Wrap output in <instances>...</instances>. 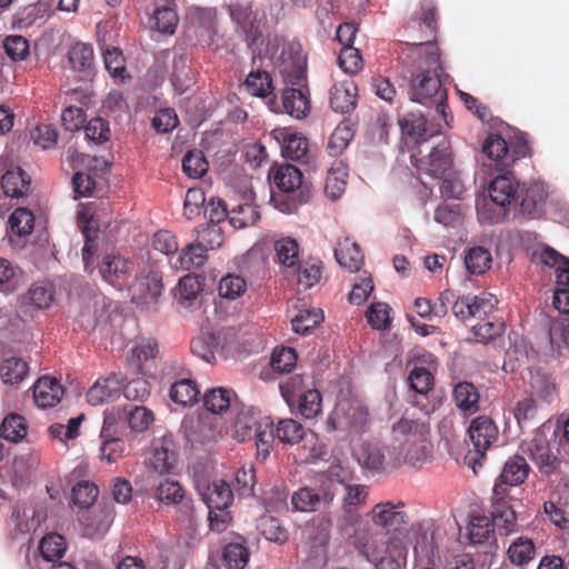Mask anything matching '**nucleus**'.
Returning <instances> with one entry per match:
<instances>
[{"mask_svg": "<svg viewBox=\"0 0 569 569\" xmlns=\"http://www.w3.org/2000/svg\"><path fill=\"white\" fill-rule=\"evenodd\" d=\"M321 502L320 496L309 487H302L291 496V505L295 510L301 512L315 511Z\"/></svg>", "mask_w": 569, "mask_h": 569, "instance_id": "56", "label": "nucleus"}, {"mask_svg": "<svg viewBox=\"0 0 569 569\" xmlns=\"http://www.w3.org/2000/svg\"><path fill=\"white\" fill-rule=\"evenodd\" d=\"M358 87L353 80L336 82L330 89L329 102L337 113H349L357 107Z\"/></svg>", "mask_w": 569, "mask_h": 569, "instance_id": "18", "label": "nucleus"}, {"mask_svg": "<svg viewBox=\"0 0 569 569\" xmlns=\"http://www.w3.org/2000/svg\"><path fill=\"white\" fill-rule=\"evenodd\" d=\"M247 291V281L236 273L223 276L218 286L219 296L223 299L234 300Z\"/></svg>", "mask_w": 569, "mask_h": 569, "instance_id": "50", "label": "nucleus"}, {"mask_svg": "<svg viewBox=\"0 0 569 569\" xmlns=\"http://www.w3.org/2000/svg\"><path fill=\"white\" fill-rule=\"evenodd\" d=\"M54 287L49 282H38L30 287L26 296V302L37 309H47L54 299Z\"/></svg>", "mask_w": 569, "mask_h": 569, "instance_id": "45", "label": "nucleus"}, {"mask_svg": "<svg viewBox=\"0 0 569 569\" xmlns=\"http://www.w3.org/2000/svg\"><path fill=\"white\" fill-rule=\"evenodd\" d=\"M530 470L527 460L522 456L515 455L505 462L502 471L495 482L490 509H492L495 522L505 532L517 530L515 503L521 501L522 493L518 487L527 480Z\"/></svg>", "mask_w": 569, "mask_h": 569, "instance_id": "2", "label": "nucleus"}, {"mask_svg": "<svg viewBox=\"0 0 569 569\" xmlns=\"http://www.w3.org/2000/svg\"><path fill=\"white\" fill-rule=\"evenodd\" d=\"M209 168V163L200 150L188 151L182 159V170L190 178H201Z\"/></svg>", "mask_w": 569, "mask_h": 569, "instance_id": "58", "label": "nucleus"}, {"mask_svg": "<svg viewBox=\"0 0 569 569\" xmlns=\"http://www.w3.org/2000/svg\"><path fill=\"white\" fill-rule=\"evenodd\" d=\"M521 184L517 179L507 172L496 177L489 187V197L497 207H502L509 210L511 207L517 208L520 198Z\"/></svg>", "mask_w": 569, "mask_h": 569, "instance_id": "12", "label": "nucleus"}, {"mask_svg": "<svg viewBox=\"0 0 569 569\" xmlns=\"http://www.w3.org/2000/svg\"><path fill=\"white\" fill-rule=\"evenodd\" d=\"M63 396V388L56 378L42 377L33 386L34 402L39 408L54 407Z\"/></svg>", "mask_w": 569, "mask_h": 569, "instance_id": "21", "label": "nucleus"}, {"mask_svg": "<svg viewBox=\"0 0 569 569\" xmlns=\"http://www.w3.org/2000/svg\"><path fill=\"white\" fill-rule=\"evenodd\" d=\"M154 497L164 505H177L183 502L184 491L178 481L166 478L156 486Z\"/></svg>", "mask_w": 569, "mask_h": 569, "instance_id": "47", "label": "nucleus"}, {"mask_svg": "<svg viewBox=\"0 0 569 569\" xmlns=\"http://www.w3.org/2000/svg\"><path fill=\"white\" fill-rule=\"evenodd\" d=\"M335 257L341 267L351 272L358 271L363 263V253L360 247L349 238L338 242Z\"/></svg>", "mask_w": 569, "mask_h": 569, "instance_id": "25", "label": "nucleus"}, {"mask_svg": "<svg viewBox=\"0 0 569 569\" xmlns=\"http://www.w3.org/2000/svg\"><path fill=\"white\" fill-rule=\"evenodd\" d=\"M353 138V131L349 121H341L329 137L327 151L332 157L340 156Z\"/></svg>", "mask_w": 569, "mask_h": 569, "instance_id": "44", "label": "nucleus"}, {"mask_svg": "<svg viewBox=\"0 0 569 569\" xmlns=\"http://www.w3.org/2000/svg\"><path fill=\"white\" fill-rule=\"evenodd\" d=\"M9 223L12 232L18 236L30 234L34 227V216L26 208H18L11 213Z\"/></svg>", "mask_w": 569, "mask_h": 569, "instance_id": "62", "label": "nucleus"}, {"mask_svg": "<svg viewBox=\"0 0 569 569\" xmlns=\"http://www.w3.org/2000/svg\"><path fill=\"white\" fill-rule=\"evenodd\" d=\"M132 271L133 262L119 254H107L99 263L102 278L119 289L127 282Z\"/></svg>", "mask_w": 569, "mask_h": 569, "instance_id": "16", "label": "nucleus"}, {"mask_svg": "<svg viewBox=\"0 0 569 569\" xmlns=\"http://www.w3.org/2000/svg\"><path fill=\"white\" fill-rule=\"evenodd\" d=\"M110 410H114L117 421L126 419L129 428L134 432L146 431L154 421L153 412L143 406H134L130 409L113 407Z\"/></svg>", "mask_w": 569, "mask_h": 569, "instance_id": "23", "label": "nucleus"}, {"mask_svg": "<svg viewBox=\"0 0 569 569\" xmlns=\"http://www.w3.org/2000/svg\"><path fill=\"white\" fill-rule=\"evenodd\" d=\"M456 406L465 413L472 415L479 409V392L471 382H459L453 388Z\"/></svg>", "mask_w": 569, "mask_h": 569, "instance_id": "31", "label": "nucleus"}, {"mask_svg": "<svg viewBox=\"0 0 569 569\" xmlns=\"http://www.w3.org/2000/svg\"><path fill=\"white\" fill-rule=\"evenodd\" d=\"M495 528L498 529L500 535L508 536L511 532H505L502 528H499L495 522L493 515L491 519L486 516H476L470 520L468 526V536L473 545L483 543L493 537Z\"/></svg>", "mask_w": 569, "mask_h": 569, "instance_id": "26", "label": "nucleus"}, {"mask_svg": "<svg viewBox=\"0 0 569 569\" xmlns=\"http://www.w3.org/2000/svg\"><path fill=\"white\" fill-rule=\"evenodd\" d=\"M31 180L21 169L8 170L1 178V188L7 197L21 198L30 190Z\"/></svg>", "mask_w": 569, "mask_h": 569, "instance_id": "27", "label": "nucleus"}, {"mask_svg": "<svg viewBox=\"0 0 569 569\" xmlns=\"http://www.w3.org/2000/svg\"><path fill=\"white\" fill-rule=\"evenodd\" d=\"M273 183L286 193L295 192L302 188V173L295 166H280L273 172Z\"/></svg>", "mask_w": 569, "mask_h": 569, "instance_id": "32", "label": "nucleus"}, {"mask_svg": "<svg viewBox=\"0 0 569 569\" xmlns=\"http://www.w3.org/2000/svg\"><path fill=\"white\" fill-rule=\"evenodd\" d=\"M298 272V282L306 289H309L317 284L322 276V263L321 261L309 260L303 263L298 262V266L292 269Z\"/></svg>", "mask_w": 569, "mask_h": 569, "instance_id": "55", "label": "nucleus"}, {"mask_svg": "<svg viewBox=\"0 0 569 569\" xmlns=\"http://www.w3.org/2000/svg\"><path fill=\"white\" fill-rule=\"evenodd\" d=\"M68 60L74 71L83 73L81 78H88L92 73L93 49L90 44L77 42L68 52Z\"/></svg>", "mask_w": 569, "mask_h": 569, "instance_id": "29", "label": "nucleus"}, {"mask_svg": "<svg viewBox=\"0 0 569 569\" xmlns=\"http://www.w3.org/2000/svg\"><path fill=\"white\" fill-rule=\"evenodd\" d=\"M482 151L495 162L497 170H508L512 166L507 141L499 134H490L482 144Z\"/></svg>", "mask_w": 569, "mask_h": 569, "instance_id": "22", "label": "nucleus"}, {"mask_svg": "<svg viewBox=\"0 0 569 569\" xmlns=\"http://www.w3.org/2000/svg\"><path fill=\"white\" fill-rule=\"evenodd\" d=\"M182 431L191 443H206L214 440L218 431L214 419L208 415H191L182 420Z\"/></svg>", "mask_w": 569, "mask_h": 569, "instance_id": "14", "label": "nucleus"}, {"mask_svg": "<svg viewBox=\"0 0 569 569\" xmlns=\"http://www.w3.org/2000/svg\"><path fill=\"white\" fill-rule=\"evenodd\" d=\"M521 449L530 457L541 472L548 475L553 470L557 458L552 453L545 433L536 432L530 441L522 443Z\"/></svg>", "mask_w": 569, "mask_h": 569, "instance_id": "15", "label": "nucleus"}, {"mask_svg": "<svg viewBox=\"0 0 569 569\" xmlns=\"http://www.w3.org/2000/svg\"><path fill=\"white\" fill-rule=\"evenodd\" d=\"M410 535L416 538L413 545L416 561L421 562L426 558L430 563L435 556V545L432 538H429L427 530L420 523L411 525L409 528L406 526L386 535L383 552L407 563L409 546L411 545Z\"/></svg>", "mask_w": 569, "mask_h": 569, "instance_id": "4", "label": "nucleus"}, {"mask_svg": "<svg viewBox=\"0 0 569 569\" xmlns=\"http://www.w3.org/2000/svg\"><path fill=\"white\" fill-rule=\"evenodd\" d=\"M280 136L283 157L293 161H301L307 157L308 140L306 137L293 132H281Z\"/></svg>", "mask_w": 569, "mask_h": 569, "instance_id": "36", "label": "nucleus"}, {"mask_svg": "<svg viewBox=\"0 0 569 569\" xmlns=\"http://www.w3.org/2000/svg\"><path fill=\"white\" fill-rule=\"evenodd\" d=\"M537 549L532 539L520 536L511 541L507 549L508 560L520 568L536 558Z\"/></svg>", "mask_w": 569, "mask_h": 569, "instance_id": "28", "label": "nucleus"}, {"mask_svg": "<svg viewBox=\"0 0 569 569\" xmlns=\"http://www.w3.org/2000/svg\"><path fill=\"white\" fill-rule=\"evenodd\" d=\"M232 22L237 26L248 47H252L262 37L261 21L251 2H236L227 7Z\"/></svg>", "mask_w": 569, "mask_h": 569, "instance_id": "9", "label": "nucleus"}, {"mask_svg": "<svg viewBox=\"0 0 569 569\" xmlns=\"http://www.w3.org/2000/svg\"><path fill=\"white\" fill-rule=\"evenodd\" d=\"M276 435V428L269 417L261 418L259 430L254 433V445L257 447V456L264 460L273 447Z\"/></svg>", "mask_w": 569, "mask_h": 569, "instance_id": "37", "label": "nucleus"}, {"mask_svg": "<svg viewBox=\"0 0 569 569\" xmlns=\"http://www.w3.org/2000/svg\"><path fill=\"white\" fill-rule=\"evenodd\" d=\"M117 423L114 410L104 411V420L101 429V438L103 439L101 446V458L108 462H114L121 458L124 451V442L122 439L113 437L111 431Z\"/></svg>", "mask_w": 569, "mask_h": 569, "instance_id": "20", "label": "nucleus"}, {"mask_svg": "<svg viewBox=\"0 0 569 569\" xmlns=\"http://www.w3.org/2000/svg\"><path fill=\"white\" fill-rule=\"evenodd\" d=\"M359 465L373 472H381L385 468L386 457L382 448L376 445L362 443L356 451Z\"/></svg>", "mask_w": 569, "mask_h": 569, "instance_id": "34", "label": "nucleus"}, {"mask_svg": "<svg viewBox=\"0 0 569 569\" xmlns=\"http://www.w3.org/2000/svg\"><path fill=\"white\" fill-rule=\"evenodd\" d=\"M277 438L284 445H297L305 436L302 425L291 418L281 419L276 427Z\"/></svg>", "mask_w": 569, "mask_h": 569, "instance_id": "49", "label": "nucleus"}, {"mask_svg": "<svg viewBox=\"0 0 569 569\" xmlns=\"http://www.w3.org/2000/svg\"><path fill=\"white\" fill-rule=\"evenodd\" d=\"M420 153L421 150H418L417 153L415 152L411 156L412 163L419 174L428 176L435 180L443 178L446 174H451L452 158L448 140L441 139L440 142L431 148L427 156L418 158Z\"/></svg>", "mask_w": 569, "mask_h": 569, "instance_id": "7", "label": "nucleus"}, {"mask_svg": "<svg viewBox=\"0 0 569 569\" xmlns=\"http://www.w3.org/2000/svg\"><path fill=\"white\" fill-rule=\"evenodd\" d=\"M121 390V381L116 375L96 381L87 393L88 402L92 406H99L111 401Z\"/></svg>", "mask_w": 569, "mask_h": 569, "instance_id": "24", "label": "nucleus"}, {"mask_svg": "<svg viewBox=\"0 0 569 569\" xmlns=\"http://www.w3.org/2000/svg\"><path fill=\"white\" fill-rule=\"evenodd\" d=\"M348 178V168L341 160H336L328 170L325 192L332 199H338L346 189Z\"/></svg>", "mask_w": 569, "mask_h": 569, "instance_id": "30", "label": "nucleus"}, {"mask_svg": "<svg viewBox=\"0 0 569 569\" xmlns=\"http://www.w3.org/2000/svg\"><path fill=\"white\" fill-rule=\"evenodd\" d=\"M519 193L521 196L518 200L517 208H519L520 213L527 218H538L542 212L543 203L547 198L543 184L539 182L529 186L521 184Z\"/></svg>", "mask_w": 569, "mask_h": 569, "instance_id": "19", "label": "nucleus"}, {"mask_svg": "<svg viewBox=\"0 0 569 569\" xmlns=\"http://www.w3.org/2000/svg\"><path fill=\"white\" fill-rule=\"evenodd\" d=\"M207 252V248L196 240L193 243H189L182 249L180 256L174 262V267L182 270L200 268L208 259Z\"/></svg>", "mask_w": 569, "mask_h": 569, "instance_id": "33", "label": "nucleus"}, {"mask_svg": "<svg viewBox=\"0 0 569 569\" xmlns=\"http://www.w3.org/2000/svg\"><path fill=\"white\" fill-rule=\"evenodd\" d=\"M368 411L360 405L341 401L329 415L327 431H341L346 435H357L363 431L368 421Z\"/></svg>", "mask_w": 569, "mask_h": 569, "instance_id": "5", "label": "nucleus"}, {"mask_svg": "<svg viewBox=\"0 0 569 569\" xmlns=\"http://www.w3.org/2000/svg\"><path fill=\"white\" fill-rule=\"evenodd\" d=\"M506 329L505 321L497 316L479 320L472 326V332L477 341L487 343L501 336Z\"/></svg>", "mask_w": 569, "mask_h": 569, "instance_id": "38", "label": "nucleus"}, {"mask_svg": "<svg viewBox=\"0 0 569 569\" xmlns=\"http://www.w3.org/2000/svg\"><path fill=\"white\" fill-rule=\"evenodd\" d=\"M345 491L341 506L342 526L353 529L349 539L355 549L360 555L375 558L383 545V535L373 528L369 521H365V518L358 512L367 503L368 487L365 485H345Z\"/></svg>", "mask_w": 569, "mask_h": 569, "instance_id": "3", "label": "nucleus"}, {"mask_svg": "<svg viewBox=\"0 0 569 569\" xmlns=\"http://www.w3.org/2000/svg\"><path fill=\"white\" fill-rule=\"evenodd\" d=\"M177 463L176 445L171 436L152 441L147 466L153 471L163 475L170 472Z\"/></svg>", "mask_w": 569, "mask_h": 569, "instance_id": "13", "label": "nucleus"}, {"mask_svg": "<svg viewBox=\"0 0 569 569\" xmlns=\"http://www.w3.org/2000/svg\"><path fill=\"white\" fill-rule=\"evenodd\" d=\"M549 340L552 349L558 352L569 346V320L562 317L550 319Z\"/></svg>", "mask_w": 569, "mask_h": 569, "instance_id": "52", "label": "nucleus"}, {"mask_svg": "<svg viewBox=\"0 0 569 569\" xmlns=\"http://www.w3.org/2000/svg\"><path fill=\"white\" fill-rule=\"evenodd\" d=\"M232 395H236L222 387L212 388L204 393L203 405L211 413H222L232 405Z\"/></svg>", "mask_w": 569, "mask_h": 569, "instance_id": "41", "label": "nucleus"}, {"mask_svg": "<svg viewBox=\"0 0 569 569\" xmlns=\"http://www.w3.org/2000/svg\"><path fill=\"white\" fill-rule=\"evenodd\" d=\"M249 93L256 97L266 98L272 93L273 86L271 76L267 71L250 72L244 81Z\"/></svg>", "mask_w": 569, "mask_h": 569, "instance_id": "51", "label": "nucleus"}, {"mask_svg": "<svg viewBox=\"0 0 569 569\" xmlns=\"http://www.w3.org/2000/svg\"><path fill=\"white\" fill-rule=\"evenodd\" d=\"M323 320L321 310H300L291 320L292 329L297 333L306 335Z\"/></svg>", "mask_w": 569, "mask_h": 569, "instance_id": "61", "label": "nucleus"}, {"mask_svg": "<svg viewBox=\"0 0 569 569\" xmlns=\"http://www.w3.org/2000/svg\"><path fill=\"white\" fill-rule=\"evenodd\" d=\"M29 372L28 363L18 357H10L0 362V377L4 383H19Z\"/></svg>", "mask_w": 569, "mask_h": 569, "instance_id": "39", "label": "nucleus"}, {"mask_svg": "<svg viewBox=\"0 0 569 569\" xmlns=\"http://www.w3.org/2000/svg\"><path fill=\"white\" fill-rule=\"evenodd\" d=\"M268 103L272 112L287 113L298 120L305 119L311 110L309 92L302 88H286L281 92L280 101L273 97Z\"/></svg>", "mask_w": 569, "mask_h": 569, "instance_id": "10", "label": "nucleus"}, {"mask_svg": "<svg viewBox=\"0 0 569 569\" xmlns=\"http://www.w3.org/2000/svg\"><path fill=\"white\" fill-rule=\"evenodd\" d=\"M98 496V487L91 481L82 480L72 488L71 498L76 506L88 509L96 502Z\"/></svg>", "mask_w": 569, "mask_h": 569, "instance_id": "53", "label": "nucleus"}, {"mask_svg": "<svg viewBox=\"0 0 569 569\" xmlns=\"http://www.w3.org/2000/svg\"><path fill=\"white\" fill-rule=\"evenodd\" d=\"M498 305V299L496 296L491 293L483 292L479 296H475L471 298L472 313L471 318H477L479 320L486 319L488 317L495 316Z\"/></svg>", "mask_w": 569, "mask_h": 569, "instance_id": "64", "label": "nucleus"}, {"mask_svg": "<svg viewBox=\"0 0 569 569\" xmlns=\"http://www.w3.org/2000/svg\"><path fill=\"white\" fill-rule=\"evenodd\" d=\"M260 423L261 419L252 413H239L234 422V438L239 442L251 440L257 430H259Z\"/></svg>", "mask_w": 569, "mask_h": 569, "instance_id": "57", "label": "nucleus"}, {"mask_svg": "<svg viewBox=\"0 0 569 569\" xmlns=\"http://www.w3.org/2000/svg\"><path fill=\"white\" fill-rule=\"evenodd\" d=\"M259 219V211L252 203H242L230 210V224L241 229L252 226Z\"/></svg>", "mask_w": 569, "mask_h": 569, "instance_id": "60", "label": "nucleus"}, {"mask_svg": "<svg viewBox=\"0 0 569 569\" xmlns=\"http://www.w3.org/2000/svg\"><path fill=\"white\" fill-rule=\"evenodd\" d=\"M163 290L162 277L157 271H150L133 286L132 300L146 309L156 305Z\"/></svg>", "mask_w": 569, "mask_h": 569, "instance_id": "17", "label": "nucleus"}, {"mask_svg": "<svg viewBox=\"0 0 569 569\" xmlns=\"http://www.w3.org/2000/svg\"><path fill=\"white\" fill-rule=\"evenodd\" d=\"M402 133L410 137L415 143L420 144L428 140L429 133L427 119L422 114L409 113L400 120Z\"/></svg>", "mask_w": 569, "mask_h": 569, "instance_id": "35", "label": "nucleus"}, {"mask_svg": "<svg viewBox=\"0 0 569 569\" xmlns=\"http://www.w3.org/2000/svg\"><path fill=\"white\" fill-rule=\"evenodd\" d=\"M66 541L61 535L51 533L43 537L40 541V553L47 561L60 559L66 551Z\"/></svg>", "mask_w": 569, "mask_h": 569, "instance_id": "59", "label": "nucleus"}, {"mask_svg": "<svg viewBox=\"0 0 569 569\" xmlns=\"http://www.w3.org/2000/svg\"><path fill=\"white\" fill-rule=\"evenodd\" d=\"M419 428V423L415 420L400 419L392 427V435L396 441H399L398 453L390 459L392 467H399L402 463H413L420 459L418 450L412 451L411 436H415Z\"/></svg>", "mask_w": 569, "mask_h": 569, "instance_id": "11", "label": "nucleus"}, {"mask_svg": "<svg viewBox=\"0 0 569 569\" xmlns=\"http://www.w3.org/2000/svg\"><path fill=\"white\" fill-rule=\"evenodd\" d=\"M26 435L27 425L22 416L12 413L3 419L0 427V437L11 442H18Z\"/></svg>", "mask_w": 569, "mask_h": 569, "instance_id": "54", "label": "nucleus"}, {"mask_svg": "<svg viewBox=\"0 0 569 569\" xmlns=\"http://www.w3.org/2000/svg\"><path fill=\"white\" fill-rule=\"evenodd\" d=\"M469 438L473 445V450H469L466 456V461L476 471V467L482 466V459L486 456V451L498 438V428L487 416H480L475 418L468 429Z\"/></svg>", "mask_w": 569, "mask_h": 569, "instance_id": "6", "label": "nucleus"}, {"mask_svg": "<svg viewBox=\"0 0 569 569\" xmlns=\"http://www.w3.org/2000/svg\"><path fill=\"white\" fill-rule=\"evenodd\" d=\"M200 391L191 379H181L172 383L170 399L181 406L192 405L198 400Z\"/></svg>", "mask_w": 569, "mask_h": 569, "instance_id": "42", "label": "nucleus"}, {"mask_svg": "<svg viewBox=\"0 0 569 569\" xmlns=\"http://www.w3.org/2000/svg\"><path fill=\"white\" fill-rule=\"evenodd\" d=\"M197 241H199L207 250L220 248L223 243V231L218 224H203L197 230Z\"/></svg>", "mask_w": 569, "mask_h": 569, "instance_id": "63", "label": "nucleus"}, {"mask_svg": "<svg viewBox=\"0 0 569 569\" xmlns=\"http://www.w3.org/2000/svg\"><path fill=\"white\" fill-rule=\"evenodd\" d=\"M401 77L407 81V93L411 101L435 106L447 122V89L442 86L443 67L436 42L426 40L412 44L403 60Z\"/></svg>", "mask_w": 569, "mask_h": 569, "instance_id": "1", "label": "nucleus"}, {"mask_svg": "<svg viewBox=\"0 0 569 569\" xmlns=\"http://www.w3.org/2000/svg\"><path fill=\"white\" fill-rule=\"evenodd\" d=\"M405 505L403 502L395 503L392 501L379 502L366 515L365 521L376 528L383 535L401 529L408 525V515L400 510Z\"/></svg>", "mask_w": 569, "mask_h": 569, "instance_id": "8", "label": "nucleus"}, {"mask_svg": "<svg viewBox=\"0 0 569 569\" xmlns=\"http://www.w3.org/2000/svg\"><path fill=\"white\" fill-rule=\"evenodd\" d=\"M491 262L490 251L480 246L470 248L465 256L466 268L472 274H483L490 269Z\"/></svg>", "mask_w": 569, "mask_h": 569, "instance_id": "43", "label": "nucleus"}, {"mask_svg": "<svg viewBox=\"0 0 569 569\" xmlns=\"http://www.w3.org/2000/svg\"><path fill=\"white\" fill-rule=\"evenodd\" d=\"M249 561V551L242 542L226 545L222 552V565L226 569H243Z\"/></svg>", "mask_w": 569, "mask_h": 569, "instance_id": "46", "label": "nucleus"}, {"mask_svg": "<svg viewBox=\"0 0 569 569\" xmlns=\"http://www.w3.org/2000/svg\"><path fill=\"white\" fill-rule=\"evenodd\" d=\"M277 261L289 269H293L299 262V244L296 239L286 237L274 242Z\"/></svg>", "mask_w": 569, "mask_h": 569, "instance_id": "40", "label": "nucleus"}, {"mask_svg": "<svg viewBox=\"0 0 569 569\" xmlns=\"http://www.w3.org/2000/svg\"><path fill=\"white\" fill-rule=\"evenodd\" d=\"M232 500V491L226 481L213 482L208 488L206 502L209 509H227Z\"/></svg>", "mask_w": 569, "mask_h": 569, "instance_id": "48", "label": "nucleus"}]
</instances>
